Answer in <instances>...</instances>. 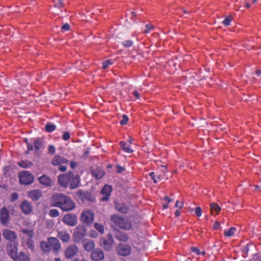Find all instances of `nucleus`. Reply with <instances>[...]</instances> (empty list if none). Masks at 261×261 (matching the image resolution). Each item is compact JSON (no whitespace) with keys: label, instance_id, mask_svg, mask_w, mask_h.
<instances>
[{"label":"nucleus","instance_id":"f257e3e1","mask_svg":"<svg viewBox=\"0 0 261 261\" xmlns=\"http://www.w3.org/2000/svg\"><path fill=\"white\" fill-rule=\"evenodd\" d=\"M51 205L65 212L70 211L75 207V202L69 197L62 193H57L51 197Z\"/></svg>","mask_w":261,"mask_h":261},{"label":"nucleus","instance_id":"f03ea898","mask_svg":"<svg viewBox=\"0 0 261 261\" xmlns=\"http://www.w3.org/2000/svg\"><path fill=\"white\" fill-rule=\"evenodd\" d=\"M58 180L61 186L64 188L69 186L71 190L77 188L80 182V176L74 174L72 171H68L66 174L59 175Z\"/></svg>","mask_w":261,"mask_h":261},{"label":"nucleus","instance_id":"7ed1b4c3","mask_svg":"<svg viewBox=\"0 0 261 261\" xmlns=\"http://www.w3.org/2000/svg\"><path fill=\"white\" fill-rule=\"evenodd\" d=\"M4 238L9 241V243L7 245L6 250L8 254L14 260H16V233L9 229H5L3 231Z\"/></svg>","mask_w":261,"mask_h":261},{"label":"nucleus","instance_id":"20e7f679","mask_svg":"<svg viewBox=\"0 0 261 261\" xmlns=\"http://www.w3.org/2000/svg\"><path fill=\"white\" fill-rule=\"evenodd\" d=\"M16 168L14 165L6 166L3 168V172L5 177H10L9 181L4 186L6 191L11 192L16 189V179L15 178Z\"/></svg>","mask_w":261,"mask_h":261},{"label":"nucleus","instance_id":"39448f33","mask_svg":"<svg viewBox=\"0 0 261 261\" xmlns=\"http://www.w3.org/2000/svg\"><path fill=\"white\" fill-rule=\"evenodd\" d=\"M40 248L45 254H48L50 251L57 254L61 249V245L57 238L51 237L48 238L47 241H42L40 243Z\"/></svg>","mask_w":261,"mask_h":261},{"label":"nucleus","instance_id":"423d86ee","mask_svg":"<svg viewBox=\"0 0 261 261\" xmlns=\"http://www.w3.org/2000/svg\"><path fill=\"white\" fill-rule=\"evenodd\" d=\"M110 220L115 226L122 230H130L133 228L132 221L127 218H124L119 215H111Z\"/></svg>","mask_w":261,"mask_h":261},{"label":"nucleus","instance_id":"0eeeda50","mask_svg":"<svg viewBox=\"0 0 261 261\" xmlns=\"http://www.w3.org/2000/svg\"><path fill=\"white\" fill-rule=\"evenodd\" d=\"M114 240L112 236L109 233L106 237L100 238L99 240V245L106 251H110L113 247Z\"/></svg>","mask_w":261,"mask_h":261},{"label":"nucleus","instance_id":"6e6552de","mask_svg":"<svg viewBox=\"0 0 261 261\" xmlns=\"http://www.w3.org/2000/svg\"><path fill=\"white\" fill-rule=\"evenodd\" d=\"M19 178L20 182L25 185H30L34 181V176L28 171L20 172Z\"/></svg>","mask_w":261,"mask_h":261},{"label":"nucleus","instance_id":"1a4fd4ad","mask_svg":"<svg viewBox=\"0 0 261 261\" xmlns=\"http://www.w3.org/2000/svg\"><path fill=\"white\" fill-rule=\"evenodd\" d=\"M81 219L83 223L90 225L94 221V214L90 210L84 211L81 214Z\"/></svg>","mask_w":261,"mask_h":261},{"label":"nucleus","instance_id":"9d476101","mask_svg":"<svg viewBox=\"0 0 261 261\" xmlns=\"http://www.w3.org/2000/svg\"><path fill=\"white\" fill-rule=\"evenodd\" d=\"M86 231L85 227L83 225H79L76 227L73 233V238L75 242H79L82 240L86 236Z\"/></svg>","mask_w":261,"mask_h":261},{"label":"nucleus","instance_id":"9b49d317","mask_svg":"<svg viewBox=\"0 0 261 261\" xmlns=\"http://www.w3.org/2000/svg\"><path fill=\"white\" fill-rule=\"evenodd\" d=\"M63 222L70 226H74L77 223V216L74 214H67L62 218Z\"/></svg>","mask_w":261,"mask_h":261},{"label":"nucleus","instance_id":"f8f14e48","mask_svg":"<svg viewBox=\"0 0 261 261\" xmlns=\"http://www.w3.org/2000/svg\"><path fill=\"white\" fill-rule=\"evenodd\" d=\"M117 253L121 256H127L129 255L132 251L130 246L127 244H119L117 247Z\"/></svg>","mask_w":261,"mask_h":261},{"label":"nucleus","instance_id":"ddd939ff","mask_svg":"<svg viewBox=\"0 0 261 261\" xmlns=\"http://www.w3.org/2000/svg\"><path fill=\"white\" fill-rule=\"evenodd\" d=\"M79 248L75 244L69 245L65 250V256L67 258H71L78 252Z\"/></svg>","mask_w":261,"mask_h":261},{"label":"nucleus","instance_id":"4468645a","mask_svg":"<svg viewBox=\"0 0 261 261\" xmlns=\"http://www.w3.org/2000/svg\"><path fill=\"white\" fill-rule=\"evenodd\" d=\"M114 207L117 212L123 214L128 213L130 210V207L127 204L118 201L114 202Z\"/></svg>","mask_w":261,"mask_h":261},{"label":"nucleus","instance_id":"2eb2a0df","mask_svg":"<svg viewBox=\"0 0 261 261\" xmlns=\"http://www.w3.org/2000/svg\"><path fill=\"white\" fill-rule=\"evenodd\" d=\"M10 215L7 209L4 207L1 210L0 221L2 224L6 226L10 220Z\"/></svg>","mask_w":261,"mask_h":261},{"label":"nucleus","instance_id":"dca6fc26","mask_svg":"<svg viewBox=\"0 0 261 261\" xmlns=\"http://www.w3.org/2000/svg\"><path fill=\"white\" fill-rule=\"evenodd\" d=\"M112 187L111 186L106 185L102 189L101 193L103 196L100 198L101 201H107L109 199L112 192Z\"/></svg>","mask_w":261,"mask_h":261},{"label":"nucleus","instance_id":"f3484780","mask_svg":"<svg viewBox=\"0 0 261 261\" xmlns=\"http://www.w3.org/2000/svg\"><path fill=\"white\" fill-rule=\"evenodd\" d=\"M91 258L95 261L101 260L104 258L103 252L100 249H95L91 252Z\"/></svg>","mask_w":261,"mask_h":261},{"label":"nucleus","instance_id":"a211bd4d","mask_svg":"<svg viewBox=\"0 0 261 261\" xmlns=\"http://www.w3.org/2000/svg\"><path fill=\"white\" fill-rule=\"evenodd\" d=\"M42 196V192L39 190H33L29 191L28 196L33 201H38Z\"/></svg>","mask_w":261,"mask_h":261},{"label":"nucleus","instance_id":"6ab92c4d","mask_svg":"<svg viewBox=\"0 0 261 261\" xmlns=\"http://www.w3.org/2000/svg\"><path fill=\"white\" fill-rule=\"evenodd\" d=\"M68 163V160L62 156L56 155L51 161V164L54 166H60Z\"/></svg>","mask_w":261,"mask_h":261},{"label":"nucleus","instance_id":"aec40b11","mask_svg":"<svg viewBox=\"0 0 261 261\" xmlns=\"http://www.w3.org/2000/svg\"><path fill=\"white\" fill-rule=\"evenodd\" d=\"M22 212L25 214H30L33 210V206L31 203L27 200L23 201L20 206Z\"/></svg>","mask_w":261,"mask_h":261},{"label":"nucleus","instance_id":"412c9836","mask_svg":"<svg viewBox=\"0 0 261 261\" xmlns=\"http://www.w3.org/2000/svg\"><path fill=\"white\" fill-rule=\"evenodd\" d=\"M115 237L117 240L121 242H127L129 239V237L125 232L118 229H117L115 231Z\"/></svg>","mask_w":261,"mask_h":261},{"label":"nucleus","instance_id":"4be33fe9","mask_svg":"<svg viewBox=\"0 0 261 261\" xmlns=\"http://www.w3.org/2000/svg\"><path fill=\"white\" fill-rule=\"evenodd\" d=\"M40 183L46 187H50L53 185L52 179L46 175H43L39 178Z\"/></svg>","mask_w":261,"mask_h":261},{"label":"nucleus","instance_id":"5701e85b","mask_svg":"<svg viewBox=\"0 0 261 261\" xmlns=\"http://www.w3.org/2000/svg\"><path fill=\"white\" fill-rule=\"evenodd\" d=\"M84 248L87 251H91L95 247V244L93 240H84L83 241Z\"/></svg>","mask_w":261,"mask_h":261},{"label":"nucleus","instance_id":"b1692460","mask_svg":"<svg viewBox=\"0 0 261 261\" xmlns=\"http://www.w3.org/2000/svg\"><path fill=\"white\" fill-rule=\"evenodd\" d=\"M57 237L63 242H68L70 238L69 233L66 230L58 231Z\"/></svg>","mask_w":261,"mask_h":261},{"label":"nucleus","instance_id":"393cba45","mask_svg":"<svg viewBox=\"0 0 261 261\" xmlns=\"http://www.w3.org/2000/svg\"><path fill=\"white\" fill-rule=\"evenodd\" d=\"M76 194L80 197L82 201L91 200V195L88 192H84L82 190H78Z\"/></svg>","mask_w":261,"mask_h":261},{"label":"nucleus","instance_id":"a878e982","mask_svg":"<svg viewBox=\"0 0 261 261\" xmlns=\"http://www.w3.org/2000/svg\"><path fill=\"white\" fill-rule=\"evenodd\" d=\"M18 84L20 85V87H18L17 89L19 88L20 89V91H17V93H21V92L25 91L27 88L28 82L25 79H21L20 80V82L18 83Z\"/></svg>","mask_w":261,"mask_h":261},{"label":"nucleus","instance_id":"bb28decb","mask_svg":"<svg viewBox=\"0 0 261 261\" xmlns=\"http://www.w3.org/2000/svg\"><path fill=\"white\" fill-rule=\"evenodd\" d=\"M120 145L122 149L126 153H132L133 152V150L130 148V146L127 143V142L121 141L120 142Z\"/></svg>","mask_w":261,"mask_h":261},{"label":"nucleus","instance_id":"cd10ccee","mask_svg":"<svg viewBox=\"0 0 261 261\" xmlns=\"http://www.w3.org/2000/svg\"><path fill=\"white\" fill-rule=\"evenodd\" d=\"M211 211L212 213L215 212L218 214L221 211V207L216 203L213 202L210 204Z\"/></svg>","mask_w":261,"mask_h":261},{"label":"nucleus","instance_id":"c85d7f7f","mask_svg":"<svg viewBox=\"0 0 261 261\" xmlns=\"http://www.w3.org/2000/svg\"><path fill=\"white\" fill-rule=\"evenodd\" d=\"M236 231V228L234 227H231L228 230H225L224 232V235L225 237H232L234 235Z\"/></svg>","mask_w":261,"mask_h":261},{"label":"nucleus","instance_id":"c756f323","mask_svg":"<svg viewBox=\"0 0 261 261\" xmlns=\"http://www.w3.org/2000/svg\"><path fill=\"white\" fill-rule=\"evenodd\" d=\"M43 145L42 141L39 138L35 140L34 142V146L36 151H39Z\"/></svg>","mask_w":261,"mask_h":261},{"label":"nucleus","instance_id":"7c9ffc66","mask_svg":"<svg viewBox=\"0 0 261 261\" xmlns=\"http://www.w3.org/2000/svg\"><path fill=\"white\" fill-rule=\"evenodd\" d=\"M18 165L24 168H28L31 167L32 163L28 161H21L18 163Z\"/></svg>","mask_w":261,"mask_h":261},{"label":"nucleus","instance_id":"2f4dec72","mask_svg":"<svg viewBox=\"0 0 261 261\" xmlns=\"http://www.w3.org/2000/svg\"><path fill=\"white\" fill-rule=\"evenodd\" d=\"M19 259V261H30V258L28 255L24 252H20L19 255H17V259Z\"/></svg>","mask_w":261,"mask_h":261},{"label":"nucleus","instance_id":"473e14b6","mask_svg":"<svg viewBox=\"0 0 261 261\" xmlns=\"http://www.w3.org/2000/svg\"><path fill=\"white\" fill-rule=\"evenodd\" d=\"M56 129V126L51 123H47L45 125V130L47 132L51 133Z\"/></svg>","mask_w":261,"mask_h":261},{"label":"nucleus","instance_id":"72a5a7b5","mask_svg":"<svg viewBox=\"0 0 261 261\" xmlns=\"http://www.w3.org/2000/svg\"><path fill=\"white\" fill-rule=\"evenodd\" d=\"M93 176L97 179H100L105 175L103 171L95 170L93 172Z\"/></svg>","mask_w":261,"mask_h":261},{"label":"nucleus","instance_id":"f704fd0d","mask_svg":"<svg viewBox=\"0 0 261 261\" xmlns=\"http://www.w3.org/2000/svg\"><path fill=\"white\" fill-rule=\"evenodd\" d=\"M121 44L125 47L128 48L131 47L134 44L133 41L131 40H127L123 41L121 42Z\"/></svg>","mask_w":261,"mask_h":261},{"label":"nucleus","instance_id":"c9c22d12","mask_svg":"<svg viewBox=\"0 0 261 261\" xmlns=\"http://www.w3.org/2000/svg\"><path fill=\"white\" fill-rule=\"evenodd\" d=\"M94 227L100 233H103L105 231V228L102 224L96 223L94 224Z\"/></svg>","mask_w":261,"mask_h":261},{"label":"nucleus","instance_id":"e433bc0d","mask_svg":"<svg viewBox=\"0 0 261 261\" xmlns=\"http://www.w3.org/2000/svg\"><path fill=\"white\" fill-rule=\"evenodd\" d=\"M26 245H27L28 247L31 249L32 250L34 249L35 246L34 242L32 240V238L28 239L27 241L26 242Z\"/></svg>","mask_w":261,"mask_h":261},{"label":"nucleus","instance_id":"4c0bfd02","mask_svg":"<svg viewBox=\"0 0 261 261\" xmlns=\"http://www.w3.org/2000/svg\"><path fill=\"white\" fill-rule=\"evenodd\" d=\"M21 231L27 234L29 238H33L34 235V232L32 229H23Z\"/></svg>","mask_w":261,"mask_h":261},{"label":"nucleus","instance_id":"58836bf2","mask_svg":"<svg viewBox=\"0 0 261 261\" xmlns=\"http://www.w3.org/2000/svg\"><path fill=\"white\" fill-rule=\"evenodd\" d=\"M64 0H54V5L56 7L62 8L64 6Z\"/></svg>","mask_w":261,"mask_h":261},{"label":"nucleus","instance_id":"ea45409f","mask_svg":"<svg viewBox=\"0 0 261 261\" xmlns=\"http://www.w3.org/2000/svg\"><path fill=\"white\" fill-rule=\"evenodd\" d=\"M49 215L51 217H57L59 216L60 213L57 210L52 209L49 211Z\"/></svg>","mask_w":261,"mask_h":261},{"label":"nucleus","instance_id":"a19ab883","mask_svg":"<svg viewBox=\"0 0 261 261\" xmlns=\"http://www.w3.org/2000/svg\"><path fill=\"white\" fill-rule=\"evenodd\" d=\"M113 64V62L111 60L108 59L105 61H103L102 63V68L107 69L110 65Z\"/></svg>","mask_w":261,"mask_h":261},{"label":"nucleus","instance_id":"79ce46f5","mask_svg":"<svg viewBox=\"0 0 261 261\" xmlns=\"http://www.w3.org/2000/svg\"><path fill=\"white\" fill-rule=\"evenodd\" d=\"M128 121V118L127 115H123L122 119L120 121V124L122 125H125Z\"/></svg>","mask_w":261,"mask_h":261},{"label":"nucleus","instance_id":"37998d69","mask_svg":"<svg viewBox=\"0 0 261 261\" xmlns=\"http://www.w3.org/2000/svg\"><path fill=\"white\" fill-rule=\"evenodd\" d=\"M151 179L153 180V182L156 184L158 182L156 173L154 172H151L149 174Z\"/></svg>","mask_w":261,"mask_h":261},{"label":"nucleus","instance_id":"c03bdc74","mask_svg":"<svg viewBox=\"0 0 261 261\" xmlns=\"http://www.w3.org/2000/svg\"><path fill=\"white\" fill-rule=\"evenodd\" d=\"M231 18L230 17H226L223 21V24L225 26H229L230 24Z\"/></svg>","mask_w":261,"mask_h":261},{"label":"nucleus","instance_id":"a18cd8bd","mask_svg":"<svg viewBox=\"0 0 261 261\" xmlns=\"http://www.w3.org/2000/svg\"><path fill=\"white\" fill-rule=\"evenodd\" d=\"M70 138V134L68 132H64L63 136H62V139L64 141H67Z\"/></svg>","mask_w":261,"mask_h":261},{"label":"nucleus","instance_id":"49530a36","mask_svg":"<svg viewBox=\"0 0 261 261\" xmlns=\"http://www.w3.org/2000/svg\"><path fill=\"white\" fill-rule=\"evenodd\" d=\"M70 27L68 23H65L61 27L62 32H64L65 31H69Z\"/></svg>","mask_w":261,"mask_h":261},{"label":"nucleus","instance_id":"de8ad7c7","mask_svg":"<svg viewBox=\"0 0 261 261\" xmlns=\"http://www.w3.org/2000/svg\"><path fill=\"white\" fill-rule=\"evenodd\" d=\"M195 213L197 217H200L202 214V210H201V207L199 206L196 207Z\"/></svg>","mask_w":261,"mask_h":261},{"label":"nucleus","instance_id":"09e8293b","mask_svg":"<svg viewBox=\"0 0 261 261\" xmlns=\"http://www.w3.org/2000/svg\"><path fill=\"white\" fill-rule=\"evenodd\" d=\"M48 151L49 153L54 154L56 151V148L54 145H50L48 146Z\"/></svg>","mask_w":261,"mask_h":261},{"label":"nucleus","instance_id":"8fccbe9b","mask_svg":"<svg viewBox=\"0 0 261 261\" xmlns=\"http://www.w3.org/2000/svg\"><path fill=\"white\" fill-rule=\"evenodd\" d=\"M146 29L144 31L145 33L147 34L150 32V30L153 29V26L150 24H147L145 25Z\"/></svg>","mask_w":261,"mask_h":261},{"label":"nucleus","instance_id":"3c124183","mask_svg":"<svg viewBox=\"0 0 261 261\" xmlns=\"http://www.w3.org/2000/svg\"><path fill=\"white\" fill-rule=\"evenodd\" d=\"M191 251L194 253H195L197 255H200L201 251L197 247H191Z\"/></svg>","mask_w":261,"mask_h":261},{"label":"nucleus","instance_id":"603ef678","mask_svg":"<svg viewBox=\"0 0 261 261\" xmlns=\"http://www.w3.org/2000/svg\"><path fill=\"white\" fill-rule=\"evenodd\" d=\"M184 206V203L182 201H179L177 200L176 201L175 206L176 207H178L179 209H181Z\"/></svg>","mask_w":261,"mask_h":261},{"label":"nucleus","instance_id":"864d4df0","mask_svg":"<svg viewBox=\"0 0 261 261\" xmlns=\"http://www.w3.org/2000/svg\"><path fill=\"white\" fill-rule=\"evenodd\" d=\"M16 199V192H13L10 197V201L11 202H13Z\"/></svg>","mask_w":261,"mask_h":261},{"label":"nucleus","instance_id":"5fc2aeb1","mask_svg":"<svg viewBox=\"0 0 261 261\" xmlns=\"http://www.w3.org/2000/svg\"><path fill=\"white\" fill-rule=\"evenodd\" d=\"M117 172L118 173H122L123 171L125 170V168L121 166L120 165H117Z\"/></svg>","mask_w":261,"mask_h":261},{"label":"nucleus","instance_id":"6e6d98bb","mask_svg":"<svg viewBox=\"0 0 261 261\" xmlns=\"http://www.w3.org/2000/svg\"><path fill=\"white\" fill-rule=\"evenodd\" d=\"M251 1V0H244L243 3L245 5V7L247 8H249L250 7V2Z\"/></svg>","mask_w":261,"mask_h":261},{"label":"nucleus","instance_id":"4d7b16f0","mask_svg":"<svg viewBox=\"0 0 261 261\" xmlns=\"http://www.w3.org/2000/svg\"><path fill=\"white\" fill-rule=\"evenodd\" d=\"M133 94L134 95V96H135V97L139 99H140V93L139 92L137 91V90H135L133 92Z\"/></svg>","mask_w":261,"mask_h":261},{"label":"nucleus","instance_id":"13d9d810","mask_svg":"<svg viewBox=\"0 0 261 261\" xmlns=\"http://www.w3.org/2000/svg\"><path fill=\"white\" fill-rule=\"evenodd\" d=\"M58 169L61 171L64 172L67 170V166H65V165L59 166Z\"/></svg>","mask_w":261,"mask_h":261},{"label":"nucleus","instance_id":"bf43d9fd","mask_svg":"<svg viewBox=\"0 0 261 261\" xmlns=\"http://www.w3.org/2000/svg\"><path fill=\"white\" fill-rule=\"evenodd\" d=\"M164 200L166 201L168 203H169L171 202H172L173 201V199H171L169 196H166L164 198Z\"/></svg>","mask_w":261,"mask_h":261},{"label":"nucleus","instance_id":"052dcab7","mask_svg":"<svg viewBox=\"0 0 261 261\" xmlns=\"http://www.w3.org/2000/svg\"><path fill=\"white\" fill-rule=\"evenodd\" d=\"M220 227V223L218 222H215L213 225V227L215 229H218Z\"/></svg>","mask_w":261,"mask_h":261},{"label":"nucleus","instance_id":"680f3d73","mask_svg":"<svg viewBox=\"0 0 261 261\" xmlns=\"http://www.w3.org/2000/svg\"><path fill=\"white\" fill-rule=\"evenodd\" d=\"M156 175L158 181L161 180L163 178V176H164V175H163L161 174H156Z\"/></svg>","mask_w":261,"mask_h":261},{"label":"nucleus","instance_id":"e2e57ef3","mask_svg":"<svg viewBox=\"0 0 261 261\" xmlns=\"http://www.w3.org/2000/svg\"><path fill=\"white\" fill-rule=\"evenodd\" d=\"M70 166L72 169H74L76 166V163L74 161H71L70 163Z\"/></svg>","mask_w":261,"mask_h":261},{"label":"nucleus","instance_id":"0e129e2a","mask_svg":"<svg viewBox=\"0 0 261 261\" xmlns=\"http://www.w3.org/2000/svg\"><path fill=\"white\" fill-rule=\"evenodd\" d=\"M28 148L30 150H33L34 149V145L31 144H28Z\"/></svg>","mask_w":261,"mask_h":261},{"label":"nucleus","instance_id":"69168bd1","mask_svg":"<svg viewBox=\"0 0 261 261\" xmlns=\"http://www.w3.org/2000/svg\"><path fill=\"white\" fill-rule=\"evenodd\" d=\"M255 74L257 76H260L261 75V70H256Z\"/></svg>","mask_w":261,"mask_h":261},{"label":"nucleus","instance_id":"338daca9","mask_svg":"<svg viewBox=\"0 0 261 261\" xmlns=\"http://www.w3.org/2000/svg\"><path fill=\"white\" fill-rule=\"evenodd\" d=\"M175 216L178 217L180 215V212L178 210H177L174 213Z\"/></svg>","mask_w":261,"mask_h":261},{"label":"nucleus","instance_id":"774afa93","mask_svg":"<svg viewBox=\"0 0 261 261\" xmlns=\"http://www.w3.org/2000/svg\"><path fill=\"white\" fill-rule=\"evenodd\" d=\"M168 204L169 203H163L162 204V206H163V209H166L168 207Z\"/></svg>","mask_w":261,"mask_h":261}]
</instances>
